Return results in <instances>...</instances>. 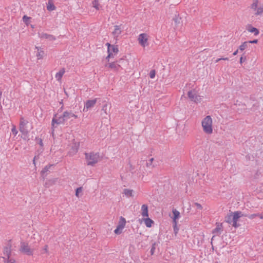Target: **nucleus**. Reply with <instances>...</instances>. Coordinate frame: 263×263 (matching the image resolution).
Returning a JSON list of instances; mask_svg holds the SVG:
<instances>
[{
    "label": "nucleus",
    "mask_w": 263,
    "mask_h": 263,
    "mask_svg": "<svg viewBox=\"0 0 263 263\" xmlns=\"http://www.w3.org/2000/svg\"><path fill=\"white\" fill-rule=\"evenodd\" d=\"M28 123V122L27 121H25L24 117H21L19 129L24 136L23 139L28 141L31 138H30V135L28 134L29 132L26 127Z\"/></svg>",
    "instance_id": "obj_1"
},
{
    "label": "nucleus",
    "mask_w": 263,
    "mask_h": 263,
    "mask_svg": "<svg viewBox=\"0 0 263 263\" xmlns=\"http://www.w3.org/2000/svg\"><path fill=\"white\" fill-rule=\"evenodd\" d=\"M85 159L87 160V164L88 165L93 166L97 163L99 159V154L98 153H95L93 152L90 153H85Z\"/></svg>",
    "instance_id": "obj_2"
},
{
    "label": "nucleus",
    "mask_w": 263,
    "mask_h": 263,
    "mask_svg": "<svg viewBox=\"0 0 263 263\" xmlns=\"http://www.w3.org/2000/svg\"><path fill=\"white\" fill-rule=\"evenodd\" d=\"M212 120L210 116H206L202 121V126L203 130L206 134L212 133L213 129L212 127Z\"/></svg>",
    "instance_id": "obj_3"
},
{
    "label": "nucleus",
    "mask_w": 263,
    "mask_h": 263,
    "mask_svg": "<svg viewBox=\"0 0 263 263\" xmlns=\"http://www.w3.org/2000/svg\"><path fill=\"white\" fill-rule=\"evenodd\" d=\"M20 251L25 255L28 256H32L33 254V249L30 248L27 242L24 241L21 242V245L20 248Z\"/></svg>",
    "instance_id": "obj_4"
},
{
    "label": "nucleus",
    "mask_w": 263,
    "mask_h": 263,
    "mask_svg": "<svg viewBox=\"0 0 263 263\" xmlns=\"http://www.w3.org/2000/svg\"><path fill=\"white\" fill-rule=\"evenodd\" d=\"M232 213V221H233V223L232 224V226L235 228L239 227L240 224L237 223L238 219L241 217H245V215L242 214L241 211H236Z\"/></svg>",
    "instance_id": "obj_5"
},
{
    "label": "nucleus",
    "mask_w": 263,
    "mask_h": 263,
    "mask_svg": "<svg viewBox=\"0 0 263 263\" xmlns=\"http://www.w3.org/2000/svg\"><path fill=\"white\" fill-rule=\"evenodd\" d=\"M57 114H55L52 119L51 125L52 128L56 127L54 125L55 124L58 125L60 124H64L65 122L67 121L66 118L64 117V113L63 114V115L59 117L58 119H57Z\"/></svg>",
    "instance_id": "obj_6"
},
{
    "label": "nucleus",
    "mask_w": 263,
    "mask_h": 263,
    "mask_svg": "<svg viewBox=\"0 0 263 263\" xmlns=\"http://www.w3.org/2000/svg\"><path fill=\"white\" fill-rule=\"evenodd\" d=\"M188 97L192 101L196 103L200 102L201 101V97L196 94L195 90H190L187 92Z\"/></svg>",
    "instance_id": "obj_7"
},
{
    "label": "nucleus",
    "mask_w": 263,
    "mask_h": 263,
    "mask_svg": "<svg viewBox=\"0 0 263 263\" xmlns=\"http://www.w3.org/2000/svg\"><path fill=\"white\" fill-rule=\"evenodd\" d=\"M139 43L142 47H145L147 45V37L146 33H141L139 35L138 37Z\"/></svg>",
    "instance_id": "obj_8"
},
{
    "label": "nucleus",
    "mask_w": 263,
    "mask_h": 263,
    "mask_svg": "<svg viewBox=\"0 0 263 263\" xmlns=\"http://www.w3.org/2000/svg\"><path fill=\"white\" fill-rule=\"evenodd\" d=\"M11 240H9L7 246L4 247L3 251L4 254L8 258H10L11 255Z\"/></svg>",
    "instance_id": "obj_9"
},
{
    "label": "nucleus",
    "mask_w": 263,
    "mask_h": 263,
    "mask_svg": "<svg viewBox=\"0 0 263 263\" xmlns=\"http://www.w3.org/2000/svg\"><path fill=\"white\" fill-rule=\"evenodd\" d=\"M54 166V164H49L44 167L41 172V176L43 177V179L50 172V170H52Z\"/></svg>",
    "instance_id": "obj_10"
},
{
    "label": "nucleus",
    "mask_w": 263,
    "mask_h": 263,
    "mask_svg": "<svg viewBox=\"0 0 263 263\" xmlns=\"http://www.w3.org/2000/svg\"><path fill=\"white\" fill-rule=\"evenodd\" d=\"M106 67H108L110 69L114 70L115 71H118L120 67H122V65L118 64L117 61L116 62H111L105 65Z\"/></svg>",
    "instance_id": "obj_11"
},
{
    "label": "nucleus",
    "mask_w": 263,
    "mask_h": 263,
    "mask_svg": "<svg viewBox=\"0 0 263 263\" xmlns=\"http://www.w3.org/2000/svg\"><path fill=\"white\" fill-rule=\"evenodd\" d=\"M97 99L88 100L86 101L84 108V110H88L89 108L93 107L97 102Z\"/></svg>",
    "instance_id": "obj_12"
},
{
    "label": "nucleus",
    "mask_w": 263,
    "mask_h": 263,
    "mask_svg": "<svg viewBox=\"0 0 263 263\" xmlns=\"http://www.w3.org/2000/svg\"><path fill=\"white\" fill-rule=\"evenodd\" d=\"M246 29L250 32L253 33L254 35L256 36L259 34V30L252 26L251 24H248L246 26Z\"/></svg>",
    "instance_id": "obj_13"
},
{
    "label": "nucleus",
    "mask_w": 263,
    "mask_h": 263,
    "mask_svg": "<svg viewBox=\"0 0 263 263\" xmlns=\"http://www.w3.org/2000/svg\"><path fill=\"white\" fill-rule=\"evenodd\" d=\"M79 144L75 143L71 147L69 151V154L70 156H73L76 154L79 149Z\"/></svg>",
    "instance_id": "obj_14"
},
{
    "label": "nucleus",
    "mask_w": 263,
    "mask_h": 263,
    "mask_svg": "<svg viewBox=\"0 0 263 263\" xmlns=\"http://www.w3.org/2000/svg\"><path fill=\"white\" fill-rule=\"evenodd\" d=\"M114 27L115 29L112 33L114 36V38L117 40L118 36L121 33V28L120 26L118 25H115Z\"/></svg>",
    "instance_id": "obj_15"
},
{
    "label": "nucleus",
    "mask_w": 263,
    "mask_h": 263,
    "mask_svg": "<svg viewBox=\"0 0 263 263\" xmlns=\"http://www.w3.org/2000/svg\"><path fill=\"white\" fill-rule=\"evenodd\" d=\"M41 38L46 39L50 41H53L56 40V38L54 36L51 34H49L46 33H42L40 36Z\"/></svg>",
    "instance_id": "obj_16"
},
{
    "label": "nucleus",
    "mask_w": 263,
    "mask_h": 263,
    "mask_svg": "<svg viewBox=\"0 0 263 263\" xmlns=\"http://www.w3.org/2000/svg\"><path fill=\"white\" fill-rule=\"evenodd\" d=\"M117 62L118 64L122 65V67H121L122 69L123 68V67H125L128 64V61L125 56L117 60Z\"/></svg>",
    "instance_id": "obj_17"
},
{
    "label": "nucleus",
    "mask_w": 263,
    "mask_h": 263,
    "mask_svg": "<svg viewBox=\"0 0 263 263\" xmlns=\"http://www.w3.org/2000/svg\"><path fill=\"white\" fill-rule=\"evenodd\" d=\"M142 215L143 217L148 216V206L146 204H143L141 207Z\"/></svg>",
    "instance_id": "obj_18"
},
{
    "label": "nucleus",
    "mask_w": 263,
    "mask_h": 263,
    "mask_svg": "<svg viewBox=\"0 0 263 263\" xmlns=\"http://www.w3.org/2000/svg\"><path fill=\"white\" fill-rule=\"evenodd\" d=\"M64 117L66 118L67 120L71 117H74V118H77V115L74 114L71 111H65L64 112Z\"/></svg>",
    "instance_id": "obj_19"
},
{
    "label": "nucleus",
    "mask_w": 263,
    "mask_h": 263,
    "mask_svg": "<svg viewBox=\"0 0 263 263\" xmlns=\"http://www.w3.org/2000/svg\"><path fill=\"white\" fill-rule=\"evenodd\" d=\"M245 217H247L249 219H253L256 217H259L260 219L263 218V215L259 213H255V214H252L250 215H245Z\"/></svg>",
    "instance_id": "obj_20"
},
{
    "label": "nucleus",
    "mask_w": 263,
    "mask_h": 263,
    "mask_svg": "<svg viewBox=\"0 0 263 263\" xmlns=\"http://www.w3.org/2000/svg\"><path fill=\"white\" fill-rule=\"evenodd\" d=\"M173 222H177V219L179 218L180 217V212L177 211L176 209L173 210Z\"/></svg>",
    "instance_id": "obj_21"
},
{
    "label": "nucleus",
    "mask_w": 263,
    "mask_h": 263,
    "mask_svg": "<svg viewBox=\"0 0 263 263\" xmlns=\"http://www.w3.org/2000/svg\"><path fill=\"white\" fill-rule=\"evenodd\" d=\"M232 213L231 212L229 214H228V215L225 217L224 221L231 224L233 223V221H232Z\"/></svg>",
    "instance_id": "obj_22"
},
{
    "label": "nucleus",
    "mask_w": 263,
    "mask_h": 263,
    "mask_svg": "<svg viewBox=\"0 0 263 263\" xmlns=\"http://www.w3.org/2000/svg\"><path fill=\"white\" fill-rule=\"evenodd\" d=\"M64 73V68L61 69L58 72H57L55 74V78H57V80H60L62 78Z\"/></svg>",
    "instance_id": "obj_23"
},
{
    "label": "nucleus",
    "mask_w": 263,
    "mask_h": 263,
    "mask_svg": "<svg viewBox=\"0 0 263 263\" xmlns=\"http://www.w3.org/2000/svg\"><path fill=\"white\" fill-rule=\"evenodd\" d=\"M146 217L147 218L144 219L145 224L147 227L151 228L152 227V224L154 223V221L148 217Z\"/></svg>",
    "instance_id": "obj_24"
},
{
    "label": "nucleus",
    "mask_w": 263,
    "mask_h": 263,
    "mask_svg": "<svg viewBox=\"0 0 263 263\" xmlns=\"http://www.w3.org/2000/svg\"><path fill=\"white\" fill-rule=\"evenodd\" d=\"M181 20V18L179 16V14H176L173 18V21L174 22L176 26H177L179 24H180Z\"/></svg>",
    "instance_id": "obj_25"
},
{
    "label": "nucleus",
    "mask_w": 263,
    "mask_h": 263,
    "mask_svg": "<svg viewBox=\"0 0 263 263\" xmlns=\"http://www.w3.org/2000/svg\"><path fill=\"white\" fill-rule=\"evenodd\" d=\"M52 0L48 1V4L47 6V9L49 11H53L56 9V7L54 6L53 3L50 2Z\"/></svg>",
    "instance_id": "obj_26"
},
{
    "label": "nucleus",
    "mask_w": 263,
    "mask_h": 263,
    "mask_svg": "<svg viewBox=\"0 0 263 263\" xmlns=\"http://www.w3.org/2000/svg\"><path fill=\"white\" fill-rule=\"evenodd\" d=\"M133 190L127 189H125L123 191V193L127 197H132L133 196Z\"/></svg>",
    "instance_id": "obj_27"
},
{
    "label": "nucleus",
    "mask_w": 263,
    "mask_h": 263,
    "mask_svg": "<svg viewBox=\"0 0 263 263\" xmlns=\"http://www.w3.org/2000/svg\"><path fill=\"white\" fill-rule=\"evenodd\" d=\"M126 223V220L122 216H121L120 218V220L119 222L118 225L120 226L121 227L124 228Z\"/></svg>",
    "instance_id": "obj_28"
},
{
    "label": "nucleus",
    "mask_w": 263,
    "mask_h": 263,
    "mask_svg": "<svg viewBox=\"0 0 263 263\" xmlns=\"http://www.w3.org/2000/svg\"><path fill=\"white\" fill-rule=\"evenodd\" d=\"M249 44L247 41L243 42L240 46H239L238 49L240 51H243L245 49L248 48Z\"/></svg>",
    "instance_id": "obj_29"
},
{
    "label": "nucleus",
    "mask_w": 263,
    "mask_h": 263,
    "mask_svg": "<svg viewBox=\"0 0 263 263\" xmlns=\"http://www.w3.org/2000/svg\"><path fill=\"white\" fill-rule=\"evenodd\" d=\"M36 48L37 49V53L36 54V56L37 57L38 59H42L44 55V52L43 50L39 51V47H36Z\"/></svg>",
    "instance_id": "obj_30"
},
{
    "label": "nucleus",
    "mask_w": 263,
    "mask_h": 263,
    "mask_svg": "<svg viewBox=\"0 0 263 263\" xmlns=\"http://www.w3.org/2000/svg\"><path fill=\"white\" fill-rule=\"evenodd\" d=\"M31 19V17L27 16V15H25L23 17V21L24 23L28 25L30 23V20Z\"/></svg>",
    "instance_id": "obj_31"
},
{
    "label": "nucleus",
    "mask_w": 263,
    "mask_h": 263,
    "mask_svg": "<svg viewBox=\"0 0 263 263\" xmlns=\"http://www.w3.org/2000/svg\"><path fill=\"white\" fill-rule=\"evenodd\" d=\"M222 227V224H218L217 227L213 230L212 233L214 234L218 233L221 230Z\"/></svg>",
    "instance_id": "obj_32"
},
{
    "label": "nucleus",
    "mask_w": 263,
    "mask_h": 263,
    "mask_svg": "<svg viewBox=\"0 0 263 263\" xmlns=\"http://www.w3.org/2000/svg\"><path fill=\"white\" fill-rule=\"evenodd\" d=\"M82 191H83V187L82 186L77 188V189L76 190L75 195L77 197H79L80 196V194L82 192Z\"/></svg>",
    "instance_id": "obj_33"
},
{
    "label": "nucleus",
    "mask_w": 263,
    "mask_h": 263,
    "mask_svg": "<svg viewBox=\"0 0 263 263\" xmlns=\"http://www.w3.org/2000/svg\"><path fill=\"white\" fill-rule=\"evenodd\" d=\"M173 229H174V233L175 235H176L178 232L179 228L177 226V222H173Z\"/></svg>",
    "instance_id": "obj_34"
},
{
    "label": "nucleus",
    "mask_w": 263,
    "mask_h": 263,
    "mask_svg": "<svg viewBox=\"0 0 263 263\" xmlns=\"http://www.w3.org/2000/svg\"><path fill=\"white\" fill-rule=\"evenodd\" d=\"M111 51L112 53H115V54L118 53L119 52V49L118 48V46L117 45H112L111 47Z\"/></svg>",
    "instance_id": "obj_35"
},
{
    "label": "nucleus",
    "mask_w": 263,
    "mask_h": 263,
    "mask_svg": "<svg viewBox=\"0 0 263 263\" xmlns=\"http://www.w3.org/2000/svg\"><path fill=\"white\" fill-rule=\"evenodd\" d=\"M123 228L118 225L117 228L115 230L114 233L116 234H120L122 232V230Z\"/></svg>",
    "instance_id": "obj_36"
},
{
    "label": "nucleus",
    "mask_w": 263,
    "mask_h": 263,
    "mask_svg": "<svg viewBox=\"0 0 263 263\" xmlns=\"http://www.w3.org/2000/svg\"><path fill=\"white\" fill-rule=\"evenodd\" d=\"M93 7L95 8L97 10L99 9V4L98 0H94L92 2Z\"/></svg>",
    "instance_id": "obj_37"
},
{
    "label": "nucleus",
    "mask_w": 263,
    "mask_h": 263,
    "mask_svg": "<svg viewBox=\"0 0 263 263\" xmlns=\"http://www.w3.org/2000/svg\"><path fill=\"white\" fill-rule=\"evenodd\" d=\"M258 0H254L253 4L251 5L252 9L256 10L257 8Z\"/></svg>",
    "instance_id": "obj_38"
},
{
    "label": "nucleus",
    "mask_w": 263,
    "mask_h": 263,
    "mask_svg": "<svg viewBox=\"0 0 263 263\" xmlns=\"http://www.w3.org/2000/svg\"><path fill=\"white\" fill-rule=\"evenodd\" d=\"M256 10V12H255V14L256 15L261 14L263 13V8L262 7L257 8Z\"/></svg>",
    "instance_id": "obj_39"
},
{
    "label": "nucleus",
    "mask_w": 263,
    "mask_h": 263,
    "mask_svg": "<svg viewBox=\"0 0 263 263\" xmlns=\"http://www.w3.org/2000/svg\"><path fill=\"white\" fill-rule=\"evenodd\" d=\"M245 53H243L240 58V63L242 64L246 60V56L245 55Z\"/></svg>",
    "instance_id": "obj_40"
},
{
    "label": "nucleus",
    "mask_w": 263,
    "mask_h": 263,
    "mask_svg": "<svg viewBox=\"0 0 263 263\" xmlns=\"http://www.w3.org/2000/svg\"><path fill=\"white\" fill-rule=\"evenodd\" d=\"M156 75V71L155 70L153 69L152 70L149 72V77L153 79L155 78Z\"/></svg>",
    "instance_id": "obj_41"
},
{
    "label": "nucleus",
    "mask_w": 263,
    "mask_h": 263,
    "mask_svg": "<svg viewBox=\"0 0 263 263\" xmlns=\"http://www.w3.org/2000/svg\"><path fill=\"white\" fill-rule=\"evenodd\" d=\"M108 53V55L106 58V60L108 62L109 61V58L114 57L113 53L111 51H109Z\"/></svg>",
    "instance_id": "obj_42"
},
{
    "label": "nucleus",
    "mask_w": 263,
    "mask_h": 263,
    "mask_svg": "<svg viewBox=\"0 0 263 263\" xmlns=\"http://www.w3.org/2000/svg\"><path fill=\"white\" fill-rule=\"evenodd\" d=\"M48 246L47 245H45L44 247V248L43 249L42 252H41V253L42 254H44V253H48Z\"/></svg>",
    "instance_id": "obj_43"
},
{
    "label": "nucleus",
    "mask_w": 263,
    "mask_h": 263,
    "mask_svg": "<svg viewBox=\"0 0 263 263\" xmlns=\"http://www.w3.org/2000/svg\"><path fill=\"white\" fill-rule=\"evenodd\" d=\"M194 206L196 207L198 209L201 210L202 209V205L197 202H195L194 203Z\"/></svg>",
    "instance_id": "obj_44"
},
{
    "label": "nucleus",
    "mask_w": 263,
    "mask_h": 263,
    "mask_svg": "<svg viewBox=\"0 0 263 263\" xmlns=\"http://www.w3.org/2000/svg\"><path fill=\"white\" fill-rule=\"evenodd\" d=\"M155 245H156V243L154 242V243H153L152 245V248H151V253L152 255H153L154 252H155Z\"/></svg>",
    "instance_id": "obj_45"
},
{
    "label": "nucleus",
    "mask_w": 263,
    "mask_h": 263,
    "mask_svg": "<svg viewBox=\"0 0 263 263\" xmlns=\"http://www.w3.org/2000/svg\"><path fill=\"white\" fill-rule=\"evenodd\" d=\"M35 140H36V141H39V145L43 147L44 144H43V140L41 139H39V138H37V137H35Z\"/></svg>",
    "instance_id": "obj_46"
},
{
    "label": "nucleus",
    "mask_w": 263,
    "mask_h": 263,
    "mask_svg": "<svg viewBox=\"0 0 263 263\" xmlns=\"http://www.w3.org/2000/svg\"><path fill=\"white\" fill-rule=\"evenodd\" d=\"M154 161V158H151L149 160L148 162H146V166H149L151 165H152L153 161Z\"/></svg>",
    "instance_id": "obj_47"
},
{
    "label": "nucleus",
    "mask_w": 263,
    "mask_h": 263,
    "mask_svg": "<svg viewBox=\"0 0 263 263\" xmlns=\"http://www.w3.org/2000/svg\"><path fill=\"white\" fill-rule=\"evenodd\" d=\"M249 45L250 44H257L258 43V40L257 39H255V40H251V41H247Z\"/></svg>",
    "instance_id": "obj_48"
},
{
    "label": "nucleus",
    "mask_w": 263,
    "mask_h": 263,
    "mask_svg": "<svg viewBox=\"0 0 263 263\" xmlns=\"http://www.w3.org/2000/svg\"><path fill=\"white\" fill-rule=\"evenodd\" d=\"M106 45L107 46V52H109V51H111V47L113 45H111L110 43H107Z\"/></svg>",
    "instance_id": "obj_49"
},
{
    "label": "nucleus",
    "mask_w": 263,
    "mask_h": 263,
    "mask_svg": "<svg viewBox=\"0 0 263 263\" xmlns=\"http://www.w3.org/2000/svg\"><path fill=\"white\" fill-rule=\"evenodd\" d=\"M11 132H12V134L14 135H16L17 134V130H16V129L15 128V127H14L12 128Z\"/></svg>",
    "instance_id": "obj_50"
},
{
    "label": "nucleus",
    "mask_w": 263,
    "mask_h": 263,
    "mask_svg": "<svg viewBox=\"0 0 263 263\" xmlns=\"http://www.w3.org/2000/svg\"><path fill=\"white\" fill-rule=\"evenodd\" d=\"M15 260L14 259L7 257V263L15 262Z\"/></svg>",
    "instance_id": "obj_51"
},
{
    "label": "nucleus",
    "mask_w": 263,
    "mask_h": 263,
    "mask_svg": "<svg viewBox=\"0 0 263 263\" xmlns=\"http://www.w3.org/2000/svg\"><path fill=\"white\" fill-rule=\"evenodd\" d=\"M39 158V156H35L34 157V158H33V164H34V165H35V160L36 159H37V158Z\"/></svg>",
    "instance_id": "obj_52"
},
{
    "label": "nucleus",
    "mask_w": 263,
    "mask_h": 263,
    "mask_svg": "<svg viewBox=\"0 0 263 263\" xmlns=\"http://www.w3.org/2000/svg\"><path fill=\"white\" fill-rule=\"evenodd\" d=\"M238 52V50L237 49L233 52V55H236L237 54Z\"/></svg>",
    "instance_id": "obj_53"
},
{
    "label": "nucleus",
    "mask_w": 263,
    "mask_h": 263,
    "mask_svg": "<svg viewBox=\"0 0 263 263\" xmlns=\"http://www.w3.org/2000/svg\"><path fill=\"white\" fill-rule=\"evenodd\" d=\"M63 106L62 105V106L60 107V109H59L58 111H59V112H61V111H62V110H63Z\"/></svg>",
    "instance_id": "obj_54"
},
{
    "label": "nucleus",
    "mask_w": 263,
    "mask_h": 263,
    "mask_svg": "<svg viewBox=\"0 0 263 263\" xmlns=\"http://www.w3.org/2000/svg\"><path fill=\"white\" fill-rule=\"evenodd\" d=\"M222 60V58H219V59H217L216 61H215V62L216 63H217L218 62H219L220 61Z\"/></svg>",
    "instance_id": "obj_55"
},
{
    "label": "nucleus",
    "mask_w": 263,
    "mask_h": 263,
    "mask_svg": "<svg viewBox=\"0 0 263 263\" xmlns=\"http://www.w3.org/2000/svg\"><path fill=\"white\" fill-rule=\"evenodd\" d=\"M5 263H7V258L3 257Z\"/></svg>",
    "instance_id": "obj_56"
},
{
    "label": "nucleus",
    "mask_w": 263,
    "mask_h": 263,
    "mask_svg": "<svg viewBox=\"0 0 263 263\" xmlns=\"http://www.w3.org/2000/svg\"><path fill=\"white\" fill-rule=\"evenodd\" d=\"M222 60L228 61L229 60V58H222Z\"/></svg>",
    "instance_id": "obj_57"
},
{
    "label": "nucleus",
    "mask_w": 263,
    "mask_h": 263,
    "mask_svg": "<svg viewBox=\"0 0 263 263\" xmlns=\"http://www.w3.org/2000/svg\"><path fill=\"white\" fill-rule=\"evenodd\" d=\"M60 103L63 106V100H61V101L60 102Z\"/></svg>",
    "instance_id": "obj_58"
},
{
    "label": "nucleus",
    "mask_w": 263,
    "mask_h": 263,
    "mask_svg": "<svg viewBox=\"0 0 263 263\" xmlns=\"http://www.w3.org/2000/svg\"><path fill=\"white\" fill-rule=\"evenodd\" d=\"M30 138H31L30 139H30H33V136H30Z\"/></svg>",
    "instance_id": "obj_59"
},
{
    "label": "nucleus",
    "mask_w": 263,
    "mask_h": 263,
    "mask_svg": "<svg viewBox=\"0 0 263 263\" xmlns=\"http://www.w3.org/2000/svg\"><path fill=\"white\" fill-rule=\"evenodd\" d=\"M12 263H15V262H12Z\"/></svg>",
    "instance_id": "obj_60"
}]
</instances>
